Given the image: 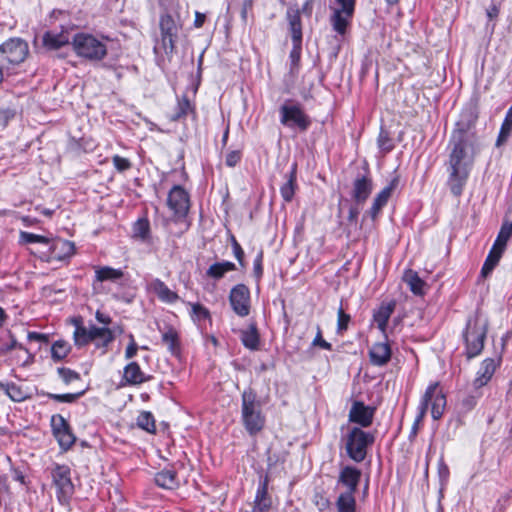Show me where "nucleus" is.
<instances>
[{
  "instance_id": "obj_43",
  "label": "nucleus",
  "mask_w": 512,
  "mask_h": 512,
  "mask_svg": "<svg viewBox=\"0 0 512 512\" xmlns=\"http://www.w3.org/2000/svg\"><path fill=\"white\" fill-rule=\"evenodd\" d=\"M133 236L142 241H147L150 238V223L147 218H140L134 223Z\"/></svg>"
},
{
  "instance_id": "obj_22",
  "label": "nucleus",
  "mask_w": 512,
  "mask_h": 512,
  "mask_svg": "<svg viewBox=\"0 0 512 512\" xmlns=\"http://www.w3.org/2000/svg\"><path fill=\"white\" fill-rule=\"evenodd\" d=\"M151 375H145L141 370L139 364L135 361L130 362L124 367L123 381L126 385H140L144 382L150 381Z\"/></svg>"
},
{
  "instance_id": "obj_61",
  "label": "nucleus",
  "mask_w": 512,
  "mask_h": 512,
  "mask_svg": "<svg viewBox=\"0 0 512 512\" xmlns=\"http://www.w3.org/2000/svg\"><path fill=\"white\" fill-rule=\"evenodd\" d=\"M362 205L363 204H356L355 202L350 205L349 211H348V216H347V221H348L349 225L356 226L357 221H358V216L360 214V208Z\"/></svg>"
},
{
  "instance_id": "obj_6",
  "label": "nucleus",
  "mask_w": 512,
  "mask_h": 512,
  "mask_svg": "<svg viewBox=\"0 0 512 512\" xmlns=\"http://www.w3.org/2000/svg\"><path fill=\"white\" fill-rule=\"evenodd\" d=\"M29 54L28 43L19 37H12L0 45V62L10 72L25 61Z\"/></svg>"
},
{
  "instance_id": "obj_64",
  "label": "nucleus",
  "mask_w": 512,
  "mask_h": 512,
  "mask_svg": "<svg viewBox=\"0 0 512 512\" xmlns=\"http://www.w3.org/2000/svg\"><path fill=\"white\" fill-rule=\"evenodd\" d=\"M262 261H263V252L260 251L256 258L254 259L253 263V271L254 275L257 279H260L263 275V267H262Z\"/></svg>"
},
{
  "instance_id": "obj_17",
  "label": "nucleus",
  "mask_w": 512,
  "mask_h": 512,
  "mask_svg": "<svg viewBox=\"0 0 512 512\" xmlns=\"http://www.w3.org/2000/svg\"><path fill=\"white\" fill-rule=\"evenodd\" d=\"M70 43L68 30L61 26L60 31L47 30L42 35V46L46 51H56Z\"/></svg>"
},
{
  "instance_id": "obj_62",
  "label": "nucleus",
  "mask_w": 512,
  "mask_h": 512,
  "mask_svg": "<svg viewBox=\"0 0 512 512\" xmlns=\"http://www.w3.org/2000/svg\"><path fill=\"white\" fill-rule=\"evenodd\" d=\"M10 338H11V340L9 343L2 344L0 346V353L6 354L16 348L24 349L23 345L18 343L17 340L14 338V336L11 333H10Z\"/></svg>"
},
{
  "instance_id": "obj_12",
  "label": "nucleus",
  "mask_w": 512,
  "mask_h": 512,
  "mask_svg": "<svg viewBox=\"0 0 512 512\" xmlns=\"http://www.w3.org/2000/svg\"><path fill=\"white\" fill-rule=\"evenodd\" d=\"M229 302L232 310L240 317H246L250 313V291L245 284L235 285L229 294Z\"/></svg>"
},
{
  "instance_id": "obj_20",
  "label": "nucleus",
  "mask_w": 512,
  "mask_h": 512,
  "mask_svg": "<svg viewBox=\"0 0 512 512\" xmlns=\"http://www.w3.org/2000/svg\"><path fill=\"white\" fill-rule=\"evenodd\" d=\"M392 356L391 346L388 343V338L384 342H377L373 344L369 350V359L374 366L386 365Z\"/></svg>"
},
{
  "instance_id": "obj_27",
  "label": "nucleus",
  "mask_w": 512,
  "mask_h": 512,
  "mask_svg": "<svg viewBox=\"0 0 512 512\" xmlns=\"http://www.w3.org/2000/svg\"><path fill=\"white\" fill-rule=\"evenodd\" d=\"M286 18L289 23L292 42H302V23L300 16V9L289 7L286 12Z\"/></svg>"
},
{
  "instance_id": "obj_47",
  "label": "nucleus",
  "mask_w": 512,
  "mask_h": 512,
  "mask_svg": "<svg viewBox=\"0 0 512 512\" xmlns=\"http://www.w3.org/2000/svg\"><path fill=\"white\" fill-rule=\"evenodd\" d=\"M73 339H74V344L78 348L84 347L87 344H89L90 342H92L90 327L89 328H87L86 326L77 327L74 330Z\"/></svg>"
},
{
  "instance_id": "obj_41",
  "label": "nucleus",
  "mask_w": 512,
  "mask_h": 512,
  "mask_svg": "<svg viewBox=\"0 0 512 512\" xmlns=\"http://www.w3.org/2000/svg\"><path fill=\"white\" fill-rule=\"evenodd\" d=\"M302 52V42H293V47L290 51V74L292 76H296L299 72L300 67V59Z\"/></svg>"
},
{
  "instance_id": "obj_33",
  "label": "nucleus",
  "mask_w": 512,
  "mask_h": 512,
  "mask_svg": "<svg viewBox=\"0 0 512 512\" xmlns=\"http://www.w3.org/2000/svg\"><path fill=\"white\" fill-rule=\"evenodd\" d=\"M124 272L122 269H116L110 266H97L95 267V281L97 282H117L122 279Z\"/></svg>"
},
{
  "instance_id": "obj_36",
  "label": "nucleus",
  "mask_w": 512,
  "mask_h": 512,
  "mask_svg": "<svg viewBox=\"0 0 512 512\" xmlns=\"http://www.w3.org/2000/svg\"><path fill=\"white\" fill-rule=\"evenodd\" d=\"M236 270L233 262L222 261L212 264L206 271V275L215 280L221 279L227 272Z\"/></svg>"
},
{
  "instance_id": "obj_32",
  "label": "nucleus",
  "mask_w": 512,
  "mask_h": 512,
  "mask_svg": "<svg viewBox=\"0 0 512 512\" xmlns=\"http://www.w3.org/2000/svg\"><path fill=\"white\" fill-rule=\"evenodd\" d=\"M162 342L167 346L168 351L172 355H180V338L175 328H173L172 326L167 327L166 331L162 333Z\"/></svg>"
},
{
  "instance_id": "obj_34",
  "label": "nucleus",
  "mask_w": 512,
  "mask_h": 512,
  "mask_svg": "<svg viewBox=\"0 0 512 512\" xmlns=\"http://www.w3.org/2000/svg\"><path fill=\"white\" fill-rule=\"evenodd\" d=\"M503 253L504 250L492 246L481 268L482 277L486 278L488 275L492 273L494 268L498 265Z\"/></svg>"
},
{
  "instance_id": "obj_5",
  "label": "nucleus",
  "mask_w": 512,
  "mask_h": 512,
  "mask_svg": "<svg viewBox=\"0 0 512 512\" xmlns=\"http://www.w3.org/2000/svg\"><path fill=\"white\" fill-rule=\"evenodd\" d=\"M71 44L79 57L90 61H100L107 55L105 43L91 34L77 33Z\"/></svg>"
},
{
  "instance_id": "obj_1",
  "label": "nucleus",
  "mask_w": 512,
  "mask_h": 512,
  "mask_svg": "<svg viewBox=\"0 0 512 512\" xmlns=\"http://www.w3.org/2000/svg\"><path fill=\"white\" fill-rule=\"evenodd\" d=\"M477 140L450 135L446 161V185L455 197H460L467 184L476 155Z\"/></svg>"
},
{
  "instance_id": "obj_24",
  "label": "nucleus",
  "mask_w": 512,
  "mask_h": 512,
  "mask_svg": "<svg viewBox=\"0 0 512 512\" xmlns=\"http://www.w3.org/2000/svg\"><path fill=\"white\" fill-rule=\"evenodd\" d=\"M395 306L396 303L394 301L382 303L373 314V319L376 322L378 329L384 335L385 339H387V323L395 310Z\"/></svg>"
},
{
  "instance_id": "obj_37",
  "label": "nucleus",
  "mask_w": 512,
  "mask_h": 512,
  "mask_svg": "<svg viewBox=\"0 0 512 512\" xmlns=\"http://www.w3.org/2000/svg\"><path fill=\"white\" fill-rule=\"evenodd\" d=\"M337 512H356L355 494L341 492L336 500Z\"/></svg>"
},
{
  "instance_id": "obj_39",
  "label": "nucleus",
  "mask_w": 512,
  "mask_h": 512,
  "mask_svg": "<svg viewBox=\"0 0 512 512\" xmlns=\"http://www.w3.org/2000/svg\"><path fill=\"white\" fill-rule=\"evenodd\" d=\"M512 235V222L505 221L494 241L493 246L505 251L507 242Z\"/></svg>"
},
{
  "instance_id": "obj_14",
  "label": "nucleus",
  "mask_w": 512,
  "mask_h": 512,
  "mask_svg": "<svg viewBox=\"0 0 512 512\" xmlns=\"http://www.w3.org/2000/svg\"><path fill=\"white\" fill-rule=\"evenodd\" d=\"M400 178L398 175L394 176L389 184L385 186L373 199L371 207L365 212L364 217H370L375 221L383 207H385L390 199L393 191L398 187Z\"/></svg>"
},
{
  "instance_id": "obj_42",
  "label": "nucleus",
  "mask_w": 512,
  "mask_h": 512,
  "mask_svg": "<svg viewBox=\"0 0 512 512\" xmlns=\"http://www.w3.org/2000/svg\"><path fill=\"white\" fill-rule=\"evenodd\" d=\"M54 436L57 439L59 446L64 451L70 449L76 440V437L73 434L71 427H68L61 431H59L58 429Z\"/></svg>"
},
{
  "instance_id": "obj_4",
  "label": "nucleus",
  "mask_w": 512,
  "mask_h": 512,
  "mask_svg": "<svg viewBox=\"0 0 512 512\" xmlns=\"http://www.w3.org/2000/svg\"><path fill=\"white\" fill-rule=\"evenodd\" d=\"M280 123L290 129L306 132L311 126V118L305 113L303 105L293 99H286L279 108Z\"/></svg>"
},
{
  "instance_id": "obj_23",
  "label": "nucleus",
  "mask_w": 512,
  "mask_h": 512,
  "mask_svg": "<svg viewBox=\"0 0 512 512\" xmlns=\"http://www.w3.org/2000/svg\"><path fill=\"white\" fill-rule=\"evenodd\" d=\"M0 389L14 402H23L33 396L30 388L14 382H0Z\"/></svg>"
},
{
  "instance_id": "obj_53",
  "label": "nucleus",
  "mask_w": 512,
  "mask_h": 512,
  "mask_svg": "<svg viewBox=\"0 0 512 512\" xmlns=\"http://www.w3.org/2000/svg\"><path fill=\"white\" fill-rule=\"evenodd\" d=\"M190 305H191V309H192L191 317L194 321H202V320L210 319L209 310L206 307H204L202 304L192 303Z\"/></svg>"
},
{
  "instance_id": "obj_28",
  "label": "nucleus",
  "mask_w": 512,
  "mask_h": 512,
  "mask_svg": "<svg viewBox=\"0 0 512 512\" xmlns=\"http://www.w3.org/2000/svg\"><path fill=\"white\" fill-rule=\"evenodd\" d=\"M297 189V164L291 166L286 181L280 187V194L285 202H291Z\"/></svg>"
},
{
  "instance_id": "obj_31",
  "label": "nucleus",
  "mask_w": 512,
  "mask_h": 512,
  "mask_svg": "<svg viewBox=\"0 0 512 512\" xmlns=\"http://www.w3.org/2000/svg\"><path fill=\"white\" fill-rule=\"evenodd\" d=\"M240 339L243 346L249 350H257L260 344V336L255 323L240 332Z\"/></svg>"
},
{
  "instance_id": "obj_58",
  "label": "nucleus",
  "mask_w": 512,
  "mask_h": 512,
  "mask_svg": "<svg viewBox=\"0 0 512 512\" xmlns=\"http://www.w3.org/2000/svg\"><path fill=\"white\" fill-rule=\"evenodd\" d=\"M112 162H113L115 169L118 172L127 171L132 167V164L129 159L121 157L119 155H114L112 157Z\"/></svg>"
},
{
  "instance_id": "obj_21",
  "label": "nucleus",
  "mask_w": 512,
  "mask_h": 512,
  "mask_svg": "<svg viewBox=\"0 0 512 512\" xmlns=\"http://www.w3.org/2000/svg\"><path fill=\"white\" fill-rule=\"evenodd\" d=\"M428 387H434L429 397V406H431V415L434 420H439L445 411L446 396L440 388L438 382L431 383Z\"/></svg>"
},
{
  "instance_id": "obj_45",
  "label": "nucleus",
  "mask_w": 512,
  "mask_h": 512,
  "mask_svg": "<svg viewBox=\"0 0 512 512\" xmlns=\"http://www.w3.org/2000/svg\"><path fill=\"white\" fill-rule=\"evenodd\" d=\"M271 501L267 497V488L265 485L258 488L254 501V510L258 512H265L270 508Z\"/></svg>"
},
{
  "instance_id": "obj_29",
  "label": "nucleus",
  "mask_w": 512,
  "mask_h": 512,
  "mask_svg": "<svg viewBox=\"0 0 512 512\" xmlns=\"http://www.w3.org/2000/svg\"><path fill=\"white\" fill-rule=\"evenodd\" d=\"M90 333L92 342H95L98 348H106L114 340L113 332L107 327L91 325Z\"/></svg>"
},
{
  "instance_id": "obj_10",
  "label": "nucleus",
  "mask_w": 512,
  "mask_h": 512,
  "mask_svg": "<svg viewBox=\"0 0 512 512\" xmlns=\"http://www.w3.org/2000/svg\"><path fill=\"white\" fill-rule=\"evenodd\" d=\"M53 484L57 490L60 502H67L74 493V484L71 480V469L67 465L55 464L51 470Z\"/></svg>"
},
{
  "instance_id": "obj_15",
  "label": "nucleus",
  "mask_w": 512,
  "mask_h": 512,
  "mask_svg": "<svg viewBox=\"0 0 512 512\" xmlns=\"http://www.w3.org/2000/svg\"><path fill=\"white\" fill-rule=\"evenodd\" d=\"M160 30L162 45L166 54L172 53L175 49V42L178 35V26L170 14H163L160 17Z\"/></svg>"
},
{
  "instance_id": "obj_8",
  "label": "nucleus",
  "mask_w": 512,
  "mask_h": 512,
  "mask_svg": "<svg viewBox=\"0 0 512 512\" xmlns=\"http://www.w3.org/2000/svg\"><path fill=\"white\" fill-rule=\"evenodd\" d=\"M479 118L477 101H470L462 109L451 135L477 140L476 123Z\"/></svg>"
},
{
  "instance_id": "obj_63",
  "label": "nucleus",
  "mask_w": 512,
  "mask_h": 512,
  "mask_svg": "<svg viewBox=\"0 0 512 512\" xmlns=\"http://www.w3.org/2000/svg\"><path fill=\"white\" fill-rule=\"evenodd\" d=\"M312 345L313 346H319L321 347L322 349H325V350H332V345L327 342L326 340L323 339L322 337V331L320 329V327L317 328V334L312 342Z\"/></svg>"
},
{
  "instance_id": "obj_18",
  "label": "nucleus",
  "mask_w": 512,
  "mask_h": 512,
  "mask_svg": "<svg viewBox=\"0 0 512 512\" xmlns=\"http://www.w3.org/2000/svg\"><path fill=\"white\" fill-rule=\"evenodd\" d=\"M501 359L486 358L482 361L481 366L477 372V377L473 381L474 389L478 390L487 385L494 375L497 367L500 365Z\"/></svg>"
},
{
  "instance_id": "obj_2",
  "label": "nucleus",
  "mask_w": 512,
  "mask_h": 512,
  "mask_svg": "<svg viewBox=\"0 0 512 512\" xmlns=\"http://www.w3.org/2000/svg\"><path fill=\"white\" fill-rule=\"evenodd\" d=\"M241 421L249 435L255 436L263 430L266 422L262 404L254 389L248 387L241 394Z\"/></svg>"
},
{
  "instance_id": "obj_3",
  "label": "nucleus",
  "mask_w": 512,
  "mask_h": 512,
  "mask_svg": "<svg viewBox=\"0 0 512 512\" xmlns=\"http://www.w3.org/2000/svg\"><path fill=\"white\" fill-rule=\"evenodd\" d=\"M488 330L487 320H482L478 315L467 320L463 333L465 342V354L468 359L478 356L483 348Z\"/></svg>"
},
{
  "instance_id": "obj_52",
  "label": "nucleus",
  "mask_w": 512,
  "mask_h": 512,
  "mask_svg": "<svg viewBox=\"0 0 512 512\" xmlns=\"http://www.w3.org/2000/svg\"><path fill=\"white\" fill-rule=\"evenodd\" d=\"M20 242L25 244L41 243L48 245L50 243V239L42 235L22 231L20 232Z\"/></svg>"
},
{
  "instance_id": "obj_44",
  "label": "nucleus",
  "mask_w": 512,
  "mask_h": 512,
  "mask_svg": "<svg viewBox=\"0 0 512 512\" xmlns=\"http://www.w3.org/2000/svg\"><path fill=\"white\" fill-rule=\"evenodd\" d=\"M481 396H482V393L479 391V389L478 390L475 389V391L473 393L465 395L460 400V403H459L461 412L468 413V412L472 411L476 407L478 400L481 398Z\"/></svg>"
},
{
  "instance_id": "obj_57",
  "label": "nucleus",
  "mask_w": 512,
  "mask_h": 512,
  "mask_svg": "<svg viewBox=\"0 0 512 512\" xmlns=\"http://www.w3.org/2000/svg\"><path fill=\"white\" fill-rule=\"evenodd\" d=\"M230 240H231V245H232L233 254H234L235 258L237 259V261L239 262L241 267H245V262H244L245 254H244V251H243L241 245L238 243V241L236 240L234 235L230 236Z\"/></svg>"
},
{
  "instance_id": "obj_59",
  "label": "nucleus",
  "mask_w": 512,
  "mask_h": 512,
  "mask_svg": "<svg viewBox=\"0 0 512 512\" xmlns=\"http://www.w3.org/2000/svg\"><path fill=\"white\" fill-rule=\"evenodd\" d=\"M51 426H52L53 435L56 434L58 429H59V431H61V430H64V429L70 427V425L66 421V419L59 414L52 416Z\"/></svg>"
},
{
  "instance_id": "obj_13",
  "label": "nucleus",
  "mask_w": 512,
  "mask_h": 512,
  "mask_svg": "<svg viewBox=\"0 0 512 512\" xmlns=\"http://www.w3.org/2000/svg\"><path fill=\"white\" fill-rule=\"evenodd\" d=\"M373 190V181L368 165H365L364 173L358 174L353 181L351 197L356 204H364Z\"/></svg>"
},
{
  "instance_id": "obj_25",
  "label": "nucleus",
  "mask_w": 512,
  "mask_h": 512,
  "mask_svg": "<svg viewBox=\"0 0 512 512\" xmlns=\"http://www.w3.org/2000/svg\"><path fill=\"white\" fill-rule=\"evenodd\" d=\"M188 115L196 117V109L186 94L177 98V104L174 113L170 116L172 122H178L185 119Z\"/></svg>"
},
{
  "instance_id": "obj_11",
  "label": "nucleus",
  "mask_w": 512,
  "mask_h": 512,
  "mask_svg": "<svg viewBox=\"0 0 512 512\" xmlns=\"http://www.w3.org/2000/svg\"><path fill=\"white\" fill-rule=\"evenodd\" d=\"M167 206L173 212L175 221L185 219L190 210L189 193L181 185H174L168 193Z\"/></svg>"
},
{
  "instance_id": "obj_7",
  "label": "nucleus",
  "mask_w": 512,
  "mask_h": 512,
  "mask_svg": "<svg viewBox=\"0 0 512 512\" xmlns=\"http://www.w3.org/2000/svg\"><path fill=\"white\" fill-rule=\"evenodd\" d=\"M374 435L365 432L360 427H353L345 437L346 453L350 459L359 463L367 455L368 446L374 443Z\"/></svg>"
},
{
  "instance_id": "obj_48",
  "label": "nucleus",
  "mask_w": 512,
  "mask_h": 512,
  "mask_svg": "<svg viewBox=\"0 0 512 512\" xmlns=\"http://www.w3.org/2000/svg\"><path fill=\"white\" fill-rule=\"evenodd\" d=\"M434 387H427L424 395L421 398L420 404L418 406V414L414 420V423L416 425H420L423 421L428 408H429V397L431 396V393L433 392Z\"/></svg>"
},
{
  "instance_id": "obj_55",
  "label": "nucleus",
  "mask_w": 512,
  "mask_h": 512,
  "mask_svg": "<svg viewBox=\"0 0 512 512\" xmlns=\"http://www.w3.org/2000/svg\"><path fill=\"white\" fill-rule=\"evenodd\" d=\"M57 372L65 384H69L73 381L80 380V378H81V376L78 372H76L70 368L59 367L57 369Z\"/></svg>"
},
{
  "instance_id": "obj_30",
  "label": "nucleus",
  "mask_w": 512,
  "mask_h": 512,
  "mask_svg": "<svg viewBox=\"0 0 512 512\" xmlns=\"http://www.w3.org/2000/svg\"><path fill=\"white\" fill-rule=\"evenodd\" d=\"M90 333L92 342H95L98 348H106L114 340L113 332L107 327L91 325Z\"/></svg>"
},
{
  "instance_id": "obj_38",
  "label": "nucleus",
  "mask_w": 512,
  "mask_h": 512,
  "mask_svg": "<svg viewBox=\"0 0 512 512\" xmlns=\"http://www.w3.org/2000/svg\"><path fill=\"white\" fill-rule=\"evenodd\" d=\"M404 280L408 284L411 292L415 295H423L424 290L423 287L425 285L424 281L419 277L418 273L413 270H408L405 272Z\"/></svg>"
},
{
  "instance_id": "obj_60",
  "label": "nucleus",
  "mask_w": 512,
  "mask_h": 512,
  "mask_svg": "<svg viewBox=\"0 0 512 512\" xmlns=\"http://www.w3.org/2000/svg\"><path fill=\"white\" fill-rule=\"evenodd\" d=\"M242 159L241 150H232L226 154L225 164L228 167H235Z\"/></svg>"
},
{
  "instance_id": "obj_54",
  "label": "nucleus",
  "mask_w": 512,
  "mask_h": 512,
  "mask_svg": "<svg viewBox=\"0 0 512 512\" xmlns=\"http://www.w3.org/2000/svg\"><path fill=\"white\" fill-rule=\"evenodd\" d=\"M351 321V316L345 313L342 306L337 311V333L343 334L347 329L349 322Z\"/></svg>"
},
{
  "instance_id": "obj_40",
  "label": "nucleus",
  "mask_w": 512,
  "mask_h": 512,
  "mask_svg": "<svg viewBox=\"0 0 512 512\" xmlns=\"http://www.w3.org/2000/svg\"><path fill=\"white\" fill-rule=\"evenodd\" d=\"M71 351V346L64 340H57L51 346V357L55 362L63 360Z\"/></svg>"
},
{
  "instance_id": "obj_9",
  "label": "nucleus",
  "mask_w": 512,
  "mask_h": 512,
  "mask_svg": "<svg viewBox=\"0 0 512 512\" xmlns=\"http://www.w3.org/2000/svg\"><path fill=\"white\" fill-rule=\"evenodd\" d=\"M338 7L333 9L330 23L333 30L344 35L355 13L356 0H334Z\"/></svg>"
},
{
  "instance_id": "obj_49",
  "label": "nucleus",
  "mask_w": 512,
  "mask_h": 512,
  "mask_svg": "<svg viewBox=\"0 0 512 512\" xmlns=\"http://www.w3.org/2000/svg\"><path fill=\"white\" fill-rule=\"evenodd\" d=\"M434 387H427L424 395L421 398L420 404L418 406V414L414 420V423L416 425H420L423 421L428 408H429V397L431 396V393L433 392Z\"/></svg>"
},
{
  "instance_id": "obj_46",
  "label": "nucleus",
  "mask_w": 512,
  "mask_h": 512,
  "mask_svg": "<svg viewBox=\"0 0 512 512\" xmlns=\"http://www.w3.org/2000/svg\"><path fill=\"white\" fill-rule=\"evenodd\" d=\"M137 426L149 433H155V419L151 412L142 411L137 417Z\"/></svg>"
},
{
  "instance_id": "obj_19",
  "label": "nucleus",
  "mask_w": 512,
  "mask_h": 512,
  "mask_svg": "<svg viewBox=\"0 0 512 512\" xmlns=\"http://www.w3.org/2000/svg\"><path fill=\"white\" fill-rule=\"evenodd\" d=\"M361 470L353 466H345L338 476V484L346 488L344 492L355 494L361 480Z\"/></svg>"
},
{
  "instance_id": "obj_51",
  "label": "nucleus",
  "mask_w": 512,
  "mask_h": 512,
  "mask_svg": "<svg viewBox=\"0 0 512 512\" xmlns=\"http://www.w3.org/2000/svg\"><path fill=\"white\" fill-rule=\"evenodd\" d=\"M511 132H512V120L504 118V120L501 124V127H500L498 137L496 139L495 146L501 147L502 145H504L508 141V139L511 135Z\"/></svg>"
},
{
  "instance_id": "obj_16",
  "label": "nucleus",
  "mask_w": 512,
  "mask_h": 512,
  "mask_svg": "<svg viewBox=\"0 0 512 512\" xmlns=\"http://www.w3.org/2000/svg\"><path fill=\"white\" fill-rule=\"evenodd\" d=\"M376 408L365 405L362 401H354L349 411V421L363 428L372 425Z\"/></svg>"
},
{
  "instance_id": "obj_50",
  "label": "nucleus",
  "mask_w": 512,
  "mask_h": 512,
  "mask_svg": "<svg viewBox=\"0 0 512 512\" xmlns=\"http://www.w3.org/2000/svg\"><path fill=\"white\" fill-rule=\"evenodd\" d=\"M85 390L77 392V393H66V394H55V393H43V395L47 396L49 399H52L56 402L60 403H74L76 402L82 395H84Z\"/></svg>"
},
{
  "instance_id": "obj_56",
  "label": "nucleus",
  "mask_w": 512,
  "mask_h": 512,
  "mask_svg": "<svg viewBox=\"0 0 512 512\" xmlns=\"http://www.w3.org/2000/svg\"><path fill=\"white\" fill-rule=\"evenodd\" d=\"M378 146L384 152H390L394 148L392 139L389 137L387 131L381 129L378 139Z\"/></svg>"
},
{
  "instance_id": "obj_26",
  "label": "nucleus",
  "mask_w": 512,
  "mask_h": 512,
  "mask_svg": "<svg viewBox=\"0 0 512 512\" xmlns=\"http://www.w3.org/2000/svg\"><path fill=\"white\" fill-rule=\"evenodd\" d=\"M155 484L163 489L173 490L180 486L177 472L172 468H164L154 476Z\"/></svg>"
},
{
  "instance_id": "obj_35",
  "label": "nucleus",
  "mask_w": 512,
  "mask_h": 512,
  "mask_svg": "<svg viewBox=\"0 0 512 512\" xmlns=\"http://www.w3.org/2000/svg\"><path fill=\"white\" fill-rule=\"evenodd\" d=\"M153 291L157 294L158 298L167 303H174L178 300V295L161 280L156 279L152 282Z\"/></svg>"
}]
</instances>
